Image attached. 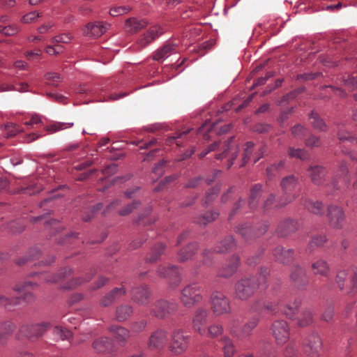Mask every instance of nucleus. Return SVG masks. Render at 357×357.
I'll use <instances>...</instances> for the list:
<instances>
[{"label":"nucleus","instance_id":"nucleus-1","mask_svg":"<svg viewBox=\"0 0 357 357\" xmlns=\"http://www.w3.org/2000/svg\"><path fill=\"white\" fill-rule=\"evenodd\" d=\"M269 274L267 268H261L258 276H245L234 284V297L245 301L250 298L261 287H266V277Z\"/></svg>","mask_w":357,"mask_h":357},{"label":"nucleus","instance_id":"nucleus-2","mask_svg":"<svg viewBox=\"0 0 357 357\" xmlns=\"http://www.w3.org/2000/svg\"><path fill=\"white\" fill-rule=\"evenodd\" d=\"M212 151L219 152L215 155V158L217 160H221L223 158H228L227 168H230L233 165L234 160L238 155V148L236 144L234 142V138L231 137L228 141L225 142L224 143L215 142L210 144L199 154V158H202L208 153Z\"/></svg>","mask_w":357,"mask_h":357},{"label":"nucleus","instance_id":"nucleus-3","mask_svg":"<svg viewBox=\"0 0 357 357\" xmlns=\"http://www.w3.org/2000/svg\"><path fill=\"white\" fill-rule=\"evenodd\" d=\"M335 283L341 291L348 296L357 292V267L350 265L337 272Z\"/></svg>","mask_w":357,"mask_h":357},{"label":"nucleus","instance_id":"nucleus-4","mask_svg":"<svg viewBox=\"0 0 357 357\" xmlns=\"http://www.w3.org/2000/svg\"><path fill=\"white\" fill-rule=\"evenodd\" d=\"M191 336L182 328H174L170 335L167 349L172 356H180L188 349Z\"/></svg>","mask_w":357,"mask_h":357},{"label":"nucleus","instance_id":"nucleus-5","mask_svg":"<svg viewBox=\"0 0 357 357\" xmlns=\"http://www.w3.org/2000/svg\"><path fill=\"white\" fill-rule=\"evenodd\" d=\"M202 287L199 284H190L182 289L180 301L184 307L191 308L202 301Z\"/></svg>","mask_w":357,"mask_h":357},{"label":"nucleus","instance_id":"nucleus-6","mask_svg":"<svg viewBox=\"0 0 357 357\" xmlns=\"http://www.w3.org/2000/svg\"><path fill=\"white\" fill-rule=\"evenodd\" d=\"M210 305L215 317L229 314L231 312L229 298L220 291H215L211 294Z\"/></svg>","mask_w":357,"mask_h":357},{"label":"nucleus","instance_id":"nucleus-7","mask_svg":"<svg viewBox=\"0 0 357 357\" xmlns=\"http://www.w3.org/2000/svg\"><path fill=\"white\" fill-rule=\"evenodd\" d=\"M50 324L47 322L36 324H23L19 329L17 338L21 340L26 338L31 342L36 341L40 336L50 328Z\"/></svg>","mask_w":357,"mask_h":357},{"label":"nucleus","instance_id":"nucleus-8","mask_svg":"<svg viewBox=\"0 0 357 357\" xmlns=\"http://www.w3.org/2000/svg\"><path fill=\"white\" fill-rule=\"evenodd\" d=\"M298 183V178L294 175L287 176L282 179L280 185L283 191V195L281 197L277 206L283 207L296 199V195L293 193V191L297 187Z\"/></svg>","mask_w":357,"mask_h":357},{"label":"nucleus","instance_id":"nucleus-9","mask_svg":"<svg viewBox=\"0 0 357 357\" xmlns=\"http://www.w3.org/2000/svg\"><path fill=\"white\" fill-rule=\"evenodd\" d=\"M258 319L253 318L247 322L242 328H238V321L236 319L230 320L228 330L231 335L239 340H246L252 335V331L258 324Z\"/></svg>","mask_w":357,"mask_h":357},{"label":"nucleus","instance_id":"nucleus-10","mask_svg":"<svg viewBox=\"0 0 357 357\" xmlns=\"http://www.w3.org/2000/svg\"><path fill=\"white\" fill-rule=\"evenodd\" d=\"M169 340L166 329L157 328L151 333L146 342L147 348L151 351L160 352L167 347Z\"/></svg>","mask_w":357,"mask_h":357},{"label":"nucleus","instance_id":"nucleus-11","mask_svg":"<svg viewBox=\"0 0 357 357\" xmlns=\"http://www.w3.org/2000/svg\"><path fill=\"white\" fill-rule=\"evenodd\" d=\"M37 287L38 284L36 282L31 281H24L15 284L13 289L20 294V296L19 297L11 298L14 301H16V299L18 298L17 303L15 306L19 305L21 300L26 303H33L36 298L33 290Z\"/></svg>","mask_w":357,"mask_h":357},{"label":"nucleus","instance_id":"nucleus-12","mask_svg":"<svg viewBox=\"0 0 357 357\" xmlns=\"http://www.w3.org/2000/svg\"><path fill=\"white\" fill-rule=\"evenodd\" d=\"M305 353L310 357H318L323 351V342L318 333L308 334L303 340Z\"/></svg>","mask_w":357,"mask_h":357},{"label":"nucleus","instance_id":"nucleus-13","mask_svg":"<svg viewBox=\"0 0 357 357\" xmlns=\"http://www.w3.org/2000/svg\"><path fill=\"white\" fill-rule=\"evenodd\" d=\"M178 307L177 303L165 300L157 301L151 309V314L158 319H165L174 314Z\"/></svg>","mask_w":357,"mask_h":357},{"label":"nucleus","instance_id":"nucleus-14","mask_svg":"<svg viewBox=\"0 0 357 357\" xmlns=\"http://www.w3.org/2000/svg\"><path fill=\"white\" fill-rule=\"evenodd\" d=\"M208 317L209 311L206 307H199L194 312L192 318V328L201 335H206Z\"/></svg>","mask_w":357,"mask_h":357},{"label":"nucleus","instance_id":"nucleus-15","mask_svg":"<svg viewBox=\"0 0 357 357\" xmlns=\"http://www.w3.org/2000/svg\"><path fill=\"white\" fill-rule=\"evenodd\" d=\"M271 332L278 344H284L289 338V326L284 320L275 321L271 326Z\"/></svg>","mask_w":357,"mask_h":357},{"label":"nucleus","instance_id":"nucleus-16","mask_svg":"<svg viewBox=\"0 0 357 357\" xmlns=\"http://www.w3.org/2000/svg\"><path fill=\"white\" fill-rule=\"evenodd\" d=\"M327 217L331 227L340 229L345 223V215L342 207L331 204L327 208Z\"/></svg>","mask_w":357,"mask_h":357},{"label":"nucleus","instance_id":"nucleus-17","mask_svg":"<svg viewBox=\"0 0 357 357\" xmlns=\"http://www.w3.org/2000/svg\"><path fill=\"white\" fill-rule=\"evenodd\" d=\"M290 280L293 286L298 290L305 289L310 282L305 268L300 266H294L292 267Z\"/></svg>","mask_w":357,"mask_h":357},{"label":"nucleus","instance_id":"nucleus-18","mask_svg":"<svg viewBox=\"0 0 357 357\" xmlns=\"http://www.w3.org/2000/svg\"><path fill=\"white\" fill-rule=\"evenodd\" d=\"M341 183L344 186H348L350 183V178L348 176V169L344 163H342L339 167L338 174L335 176L333 180L328 192L330 193L334 192L335 190H340L341 185L339 184Z\"/></svg>","mask_w":357,"mask_h":357},{"label":"nucleus","instance_id":"nucleus-19","mask_svg":"<svg viewBox=\"0 0 357 357\" xmlns=\"http://www.w3.org/2000/svg\"><path fill=\"white\" fill-rule=\"evenodd\" d=\"M92 347L93 349L99 354H110L116 351L113 340L107 337L96 338L93 341Z\"/></svg>","mask_w":357,"mask_h":357},{"label":"nucleus","instance_id":"nucleus-20","mask_svg":"<svg viewBox=\"0 0 357 357\" xmlns=\"http://www.w3.org/2000/svg\"><path fill=\"white\" fill-rule=\"evenodd\" d=\"M126 292L127 290L123 285L114 287L100 298V305L102 307H109L125 296Z\"/></svg>","mask_w":357,"mask_h":357},{"label":"nucleus","instance_id":"nucleus-21","mask_svg":"<svg viewBox=\"0 0 357 357\" xmlns=\"http://www.w3.org/2000/svg\"><path fill=\"white\" fill-rule=\"evenodd\" d=\"M110 27V24L102 22L88 23L84 29V35L91 38H98Z\"/></svg>","mask_w":357,"mask_h":357},{"label":"nucleus","instance_id":"nucleus-22","mask_svg":"<svg viewBox=\"0 0 357 357\" xmlns=\"http://www.w3.org/2000/svg\"><path fill=\"white\" fill-rule=\"evenodd\" d=\"M157 272L160 277L169 278L171 280L170 285L173 288L178 287L181 281L179 272L176 266H171L165 267L160 266L158 268Z\"/></svg>","mask_w":357,"mask_h":357},{"label":"nucleus","instance_id":"nucleus-23","mask_svg":"<svg viewBox=\"0 0 357 357\" xmlns=\"http://www.w3.org/2000/svg\"><path fill=\"white\" fill-rule=\"evenodd\" d=\"M162 33L163 31L160 26H151L139 38L137 43L142 47H144L151 44Z\"/></svg>","mask_w":357,"mask_h":357},{"label":"nucleus","instance_id":"nucleus-24","mask_svg":"<svg viewBox=\"0 0 357 357\" xmlns=\"http://www.w3.org/2000/svg\"><path fill=\"white\" fill-rule=\"evenodd\" d=\"M108 331L121 347L126 345L130 337V331L121 326L112 325L108 328Z\"/></svg>","mask_w":357,"mask_h":357},{"label":"nucleus","instance_id":"nucleus-25","mask_svg":"<svg viewBox=\"0 0 357 357\" xmlns=\"http://www.w3.org/2000/svg\"><path fill=\"white\" fill-rule=\"evenodd\" d=\"M177 45L172 42H167L160 48L157 49L152 54V59L157 61H163L172 53L176 52Z\"/></svg>","mask_w":357,"mask_h":357},{"label":"nucleus","instance_id":"nucleus-26","mask_svg":"<svg viewBox=\"0 0 357 357\" xmlns=\"http://www.w3.org/2000/svg\"><path fill=\"white\" fill-rule=\"evenodd\" d=\"M132 299L134 302L142 305H146L149 302L151 291L146 286L134 288L131 291Z\"/></svg>","mask_w":357,"mask_h":357},{"label":"nucleus","instance_id":"nucleus-27","mask_svg":"<svg viewBox=\"0 0 357 357\" xmlns=\"http://www.w3.org/2000/svg\"><path fill=\"white\" fill-rule=\"evenodd\" d=\"M298 228V225L297 221L287 218L279 223L276 232L280 236H287L297 231Z\"/></svg>","mask_w":357,"mask_h":357},{"label":"nucleus","instance_id":"nucleus-28","mask_svg":"<svg viewBox=\"0 0 357 357\" xmlns=\"http://www.w3.org/2000/svg\"><path fill=\"white\" fill-rule=\"evenodd\" d=\"M239 261L240 259L238 256H232L228 263L218 271V276L225 278L232 276L237 271Z\"/></svg>","mask_w":357,"mask_h":357},{"label":"nucleus","instance_id":"nucleus-29","mask_svg":"<svg viewBox=\"0 0 357 357\" xmlns=\"http://www.w3.org/2000/svg\"><path fill=\"white\" fill-rule=\"evenodd\" d=\"M309 176L312 182L317 185H321L325 181L326 170L319 165L310 166L308 169Z\"/></svg>","mask_w":357,"mask_h":357},{"label":"nucleus","instance_id":"nucleus-30","mask_svg":"<svg viewBox=\"0 0 357 357\" xmlns=\"http://www.w3.org/2000/svg\"><path fill=\"white\" fill-rule=\"evenodd\" d=\"M148 22L145 20L130 17L125 21L124 29L127 33L133 34L145 28Z\"/></svg>","mask_w":357,"mask_h":357},{"label":"nucleus","instance_id":"nucleus-31","mask_svg":"<svg viewBox=\"0 0 357 357\" xmlns=\"http://www.w3.org/2000/svg\"><path fill=\"white\" fill-rule=\"evenodd\" d=\"M311 268L314 275L328 278L331 273V268L328 262L323 259H316L311 264Z\"/></svg>","mask_w":357,"mask_h":357},{"label":"nucleus","instance_id":"nucleus-32","mask_svg":"<svg viewBox=\"0 0 357 357\" xmlns=\"http://www.w3.org/2000/svg\"><path fill=\"white\" fill-rule=\"evenodd\" d=\"M275 260L280 263L287 264L293 260L294 250L293 249H285L282 246H277L273 251Z\"/></svg>","mask_w":357,"mask_h":357},{"label":"nucleus","instance_id":"nucleus-33","mask_svg":"<svg viewBox=\"0 0 357 357\" xmlns=\"http://www.w3.org/2000/svg\"><path fill=\"white\" fill-rule=\"evenodd\" d=\"M16 328V326L10 321H0V345L6 344L8 338Z\"/></svg>","mask_w":357,"mask_h":357},{"label":"nucleus","instance_id":"nucleus-34","mask_svg":"<svg viewBox=\"0 0 357 357\" xmlns=\"http://www.w3.org/2000/svg\"><path fill=\"white\" fill-rule=\"evenodd\" d=\"M301 305V301L299 299H295L294 302L288 303H281L280 305V312L285 314L289 319H294L296 312L298 309Z\"/></svg>","mask_w":357,"mask_h":357},{"label":"nucleus","instance_id":"nucleus-35","mask_svg":"<svg viewBox=\"0 0 357 357\" xmlns=\"http://www.w3.org/2000/svg\"><path fill=\"white\" fill-rule=\"evenodd\" d=\"M262 192V185L261 184H255L251 188L248 199V205L251 209H254L258 206Z\"/></svg>","mask_w":357,"mask_h":357},{"label":"nucleus","instance_id":"nucleus-36","mask_svg":"<svg viewBox=\"0 0 357 357\" xmlns=\"http://www.w3.org/2000/svg\"><path fill=\"white\" fill-rule=\"evenodd\" d=\"M133 313L132 307L127 304L118 306L115 312V319L118 321L127 320Z\"/></svg>","mask_w":357,"mask_h":357},{"label":"nucleus","instance_id":"nucleus-37","mask_svg":"<svg viewBox=\"0 0 357 357\" xmlns=\"http://www.w3.org/2000/svg\"><path fill=\"white\" fill-rule=\"evenodd\" d=\"M236 246V242L232 236H226L215 248L214 252L222 253L232 250Z\"/></svg>","mask_w":357,"mask_h":357},{"label":"nucleus","instance_id":"nucleus-38","mask_svg":"<svg viewBox=\"0 0 357 357\" xmlns=\"http://www.w3.org/2000/svg\"><path fill=\"white\" fill-rule=\"evenodd\" d=\"M197 250V245L195 243L189 244L187 247L181 250L178 254V260L184 262L190 259Z\"/></svg>","mask_w":357,"mask_h":357},{"label":"nucleus","instance_id":"nucleus-39","mask_svg":"<svg viewBox=\"0 0 357 357\" xmlns=\"http://www.w3.org/2000/svg\"><path fill=\"white\" fill-rule=\"evenodd\" d=\"M303 204L307 210L315 215L324 214L323 204L321 202L305 199Z\"/></svg>","mask_w":357,"mask_h":357},{"label":"nucleus","instance_id":"nucleus-40","mask_svg":"<svg viewBox=\"0 0 357 357\" xmlns=\"http://www.w3.org/2000/svg\"><path fill=\"white\" fill-rule=\"evenodd\" d=\"M221 342L225 357H232L236 352L233 341L229 337L225 336L221 339Z\"/></svg>","mask_w":357,"mask_h":357},{"label":"nucleus","instance_id":"nucleus-41","mask_svg":"<svg viewBox=\"0 0 357 357\" xmlns=\"http://www.w3.org/2000/svg\"><path fill=\"white\" fill-rule=\"evenodd\" d=\"M72 270L69 268H65L59 272L57 275H45V280L47 282L56 283L62 279L70 275Z\"/></svg>","mask_w":357,"mask_h":357},{"label":"nucleus","instance_id":"nucleus-42","mask_svg":"<svg viewBox=\"0 0 357 357\" xmlns=\"http://www.w3.org/2000/svg\"><path fill=\"white\" fill-rule=\"evenodd\" d=\"M313 322V314L310 310H303L297 318V324L300 327H305Z\"/></svg>","mask_w":357,"mask_h":357},{"label":"nucleus","instance_id":"nucleus-43","mask_svg":"<svg viewBox=\"0 0 357 357\" xmlns=\"http://www.w3.org/2000/svg\"><path fill=\"white\" fill-rule=\"evenodd\" d=\"M165 246L162 243H159L155 245L150 254L147 256L146 259L149 262H155L160 256L163 254Z\"/></svg>","mask_w":357,"mask_h":357},{"label":"nucleus","instance_id":"nucleus-44","mask_svg":"<svg viewBox=\"0 0 357 357\" xmlns=\"http://www.w3.org/2000/svg\"><path fill=\"white\" fill-rule=\"evenodd\" d=\"M40 256V249L38 247H33L29 250L27 255L24 257L18 259L17 263L18 265L22 266L28 261H32L39 259Z\"/></svg>","mask_w":357,"mask_h":357},{"label":"nucleus","instance_id":"nucleus-45","mask_svg":"<svg viewBox=\"0 0 357 357\" xmlns=\"http://www.w3.org/2000/svg\"><path fill=\"white\" fill-rule=\"evenodd\" d=\"M310 123L315 129L320 131L326 130L327 126L326 123L317 113L312 112V113L310 114Z\"/></svg>","mask_w":357,"mask_h":357},{"label":"nucleus","instance_id":"nucleus-46","mask_svg":"<svg viewBox=\"0 0 357 357\" xmlns=\"http://www.w3.org/2000/svg\"><path fill=\"white\" fill-rule=\"evenodd\" d=\"M326 241V237L325 235L320 234L313 236L308 243L307 251L310 252H312L316 248L323 245Z\"/></svg>","mask_w":357,"mask_h":357},{"label":"nucleus","instance_id":"nucleus-47","mask_svg":"<svg viewBox=\"0 0 357 357\" xmlns=\"http://www.w3.org/2000/svg\"><path fill=\"white\" fill-rule=\"evenodd\" d=\"M237 232L244 238L245 241L255 238L254 228L251 226L245 224L242 225L237 229Z\"/></svg>","mask_w":357,"mask_h":357},{"label":"nucleus","instance_id":"nucleus-48","mask_svg":"<svg viewBox=\"0 0 357 357\" xmlns=\"http://www.w3.org/2000/svg\"><path fill=\"white\" fill-rule=\"evenodd\" d=\"M219 216V213L215 211H211L204 213L199 218L195 220V222L199 225H206V224L215 220Z\"/></svg>","mask_w":357,"mask_h":357},{"label":"nucleus","instance_id":"nucleus-49","mask_svg":"<svg viewBox=\"0 0 357 357\" xmlns=\"http://www.w3.org/2000/svg\"><path fill=\"white\" fill-rule=\"evenodd\" d=\"M220 191V185H217L214 188L210 189L207 192L204 198L203 199V204L205 206L208 205L211 202H212L217 195H218L219 192Z\"/></svg>","mask_w":357,"mask_h":357},{"label":"nucleus","instance_id":"nucleus-50","mask_svg":"<svg viewBox=\"0 0 357 357\" xmlns=\"http://www.w3.org/2000/svg\"><path fill=\"white\" fill-rule=\"evenodd\" d=\"M73 126V123L55 122L45 127V130L50 133H54Z\"/></svg>","mask_w":357,"mask_h":357},{"label":"nucleus","instance_id":"nucleus-51","mask_svg":"<svg viewBox=\"0 0 357 357\" xmlns=\"http://www.w3.org/2000/svg\"><path fill=\"white\" fill-rule=\"evenodd\" d=\"M17 301L18 298L14 301L10 296L0 294V308L4 307L10 310L17 303Z\"/></svg>","mask_w":357,"mask_h":357},{"label":"nucleus","instance_id":"nucleus-52","mask_svg":"<svg viewBox=\"0 0 357 357\" xmlns=\"http://www.w3.org/2000/svg\"><path fill=\"white\" fill-rule=\"evenodd\" d=\"M54 335L61 340H70L72 337V333L65 328L56 326L54 328Z\"/></svg>","mask_w":357,"mask_h":357},{"label":"nucleus","instance_id":"nucleus-53","mask_svg":"<svg viewBox=\"0 0 357 357\" xmlns=\"http://www.w3.org/2000/svg\"><path fill=\"white\" fill-rule=\"evenodd\" d=\"M288 153L291 158H298L303 160H307L309 158L307 152L301 149H294L290 147L289 149Z\"/></svg>","mask_w":357,"mask_h":357},{"label":"nucleus","instance_id":"nucleus-54","mask_svg":"<svg viewBox=\"0 0 357 357\" xmlns=\"http://www.w3.org/2000/svg\"><path fill=\"white\" fill-rule=\"evenodd\" d=\"M285 161L280 160L277 163H274L266 168V174L269 178H272L275 176V173L282 169L284 167Z\"/></svg>","mask_w":357,"mask_h":357},{"label":"nucleus","instance_id":"nucleus-55","mask_svg":"<svg viewBox=\"0 0 357 357\" xmlns=\"http://www.w3.org/2000/svg\"><path fill=\"white\" fill-rule=\"evenodd\" d=\"M96 274L95 269H91L89 273L86 274L84 279L83 278H76L70 282V285L68 287V288H73L78 285L82 284V283L89 281L91 280L93 276Z\"/></svg>","mask_w":357,"mask_h":357},{"label":"nucleus","instance_id":"nucleus-56","mask_svg":"<svg viewBox=\"0 0 357 357\" xmlns=\"http://www.w3.org/2000/svg\"><path fill=\"white\" fill-rule=\"evenodd\" d=\"M223 332V327L221 324H214L208 326L206 335L210 337H215L221 335Z\"/></svg>","mask_w":357,"mask_h":357},{"label":"nucleus","instance_id":"nucleus-57","mask_svg":"<svg viewBox=\"0 0 357 357\" xmlns=\"http://www.w3.org/2000/svg\"><path fill=\"white\" fill-rule=\"evenodd\" d=\"M190 131V129H188L185 131L177 132L174 136L169 137L166 140V144L167 146H172L173 144H176L177 146H181V143L178 141V139L181 138L183 136L186 135Z\"/></svg>","mask_w":357,"mask_h":357},{"label":"nucleus","instance_id":"nucleus-58","mask_svg":"<svg viewBox=\"0 0 357 357\" xmlns=\"http://www.w3.org/2000/svg\"><path fill=\"white\" fill-rule=\"evenodd\" d=\"M20 31V28L16 24L8 26H0V33L5 36H14Z\"/></svg>","mask_w":357,"mask_h":357},{"label":"nucleus","instance_id":"nucleus-59","mask_svg":"<svg viewBox=\"0 0 357 357\" xmlns=\"http://www.w3.org/2000/svg\"><path fill=\"white\" fill-rule=\"evenodd\" d=\"M306 133L307 129L301 124L294 126L291 129V134L295 138L302 139L306 135Z\"/></svg>","mask_w":357,"mask_h":357},{"label":"nucleus","instance_id":"nucleus-60","mask_svg":"<svg viewBox=\"0 0 357 357\" xmlns=\"http://www.w3.org/2000/svg\"><path fill=\"white\" fill-rule=\"evenodd\" d=\"M140 205L139 201H133L131 204H128L125 208L119 211L120 215H128L131 213L135 209L137 208Z\"/></svg>","mask_w":357,"mask_h":357},{"label":"nucleus","instance_id":"nucleus-61","mask_svg":"<svg viewBox=\"0 0 357 357\" xmlns=\"http://www.w3.org/2000/svg\"><path fill=\"white\" fill-rule=\"evenodd\" d=\"M243 160V162L241 166L244 165L250 159L252 151L254 149L255 144L252 142H248L245 145Z\"/></svg>","mask_w":357,"mask_h":357},{"label":"nucleus","instance_id":"nucleus-62","mask_svg":"<svg viewBox=\"0 0 357 357\" xmlns=\"http://www.w3.org/2000/svg\"><path fill=\"white\" fill-rule=\"evenodd\" d=\"M5 135L7 137L15 136L17 132H20V128L14 123H8L4 127Z\"/></svg>","mask_w":357,"mask_h":357},{"label":"nucleus","instance_id":"nucleus-63","mask_svg":"<svg viewBox=\"0 0 357 357\" xmlns=\"http://www.w3.org/2000/svg\"><path fill=\"white\" fill-rule=\"evenodd\" d=\"M268 227H269V224L267 221H263V222L259 223L254 228L255 236L256 237H258V236H260L264 234L266 232Z\"/></svg>","mask_w":357,"mask_h":357},{"label":"nucleus","instance_id":"nucleus-64","mask_svg":"<svg viewBox=\"0 0 357 357\" xmlns=\"http://www.w3.org/2000/svg\"><path fill=\"white\" fill-rule=\"evenodd\" d=\"M72 36L70 33H62L52 38L53 43H68L70 42Z\"/></svg>","mask_w":357,"mask_h":357}]
</instances>
